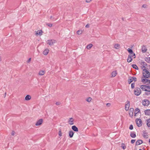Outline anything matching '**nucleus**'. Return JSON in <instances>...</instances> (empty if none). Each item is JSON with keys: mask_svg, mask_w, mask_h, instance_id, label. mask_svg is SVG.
<instances>
[{"mask_svg": "<svg viewBox=\"0 0 150 150\" xmlns=\"http://www.w3.org/2000/svg\"><path fill=\"white\" fill-rule=\"evenodd\" d=\"M142 74L143 77L145 78H149L150 77V73L145 69L143 70Z\"/></svg>", "mask_w": 150, "mask_h": 150, "instance_id": "f257e3e1", "label": "nucleus"}, {"mask_svg": "<svg viewBox=\"0 0 150 150\" xmlns=\"http://www.w3.org/2000/svg\"><path fill=\"white\" fill-rule=\"evenodd\" d=\"M144 91L150 92V88L146 85H142L140 87Z\"/></svg>", "mask_w": 150, "mask_h": 150, "instance_id": "f03ea898", "label": "nucleus"}, {"mask_svg": "<svg viewBox=\"0 0 150 150\" xmlns=\"http://www.w3.org/2000/svg\"><path fill=\"white\" fill-rule=\"evenodd\" d=\"M134 56V58H135L136 57V56L135 54L133 52L132 54H129L128 56V58L127 59V61L128 62H131L133 60V59L132 58V57L133 56Z\"/></svg>", "mask_w": 150, "mask_h": 150, "instance_id": "7ed1b4c3", "label": "nucleus"}, {"mask_svg": "<svg viewBox=\"0 0 150 150\" xmlns=\"http://www.w3.org/2000/svg\"><path fill=\"white\" fill-rule=\"evenodd\" d=\"M134 94L137 96L139 95L141 93V90L139 88L137 87L134 91Z\"/></svg>", "mask_w": 150, "mask_h": 150, "instance_id": "20e7f679", "label": "nucleus"}, {"mask_svg": "<svg viewBox=\"0 0 150 150\" xmlns=\"http://www.w3.org/2000/svg\"><path fill=\"white\" fill-rule=\"evenodd\" d=\"M142 103L144 106H147L150 104V102L147 99H145L142 100Z\"/></svg>", "mask_w": 150, "mask_h": 150, "instance_id": "39448f33", "label": "nucleus"}, {"mask_svg": "<svg viewBox=\"0 0 150 150\" xmlns=\"http://www.w3.org/2000/svg\"><path fill=\"white\" fill-rule=\"evenodd\" d=\"M136 122L138 127H140L142 126V121L140 119H137L136 120Z\"/></svg>", "mask_w": 150, "mask_h": 150, "instance_id": "423d86ee", "label": "nucleus"}, {"mask_svg": "<svg viewBox=\"0 0 150 150\" xmlns=\"http://www.w3.org/2000/svg\"><path fill=\"white\" fill-rule=\"evenodd\" d=\"M56 41L54 40H48L47 41V43L50 46L53 45L54 43L56 42Z\"/></svg>", "mask_w": 150, "mask_h": 150, "instance_id": "0eeeda50", "label": "nucleus"}, {"mask_svg": "<svg viewBox=\"0 0 150 150\" xmlns=\"http://www.w3.org/2000/svg\"><path fill=\"white\" fill-rule=\"evenodd\" d=\"M126 103V104H125V109L126 111H127L129 109L130 105V102L128 100H127Z\"/></svg>", "mask_w": 150, "mask_h": 150, "instance_id": "6e6552de", "label": "nucleus"}, {"mask_svg": "<svg viewBox=\"0 0 150 150\" xmlns=\"http://www.w3.org/2000/svg\"><path fill=\"white\" fill-rule=\"evenodd\" d=\"M134 108H130L129 110V114L130 117H132L133 115Z\"/></svg>", "mask_w": 150, "mask_h": 150, "instance_id": "1a4fd4ad", "label": "nucleus"}, {"mask_svg": "<svg viewBox=\"0 0 150 150\" xmlns=\"http://www.w3.org/2000/svg\"><path fill=\"white\" fill-rule=\"evenodd\" d=\"M43 121V120L42 119H40L36 122L35 125L36 126H38L41 125Z\"/></svg>", "mask_w": 150, "mask_h": 150, "instance_id": "9d476101", "label": "nucleus"}, {"mask_svg": "<svg viewBox=\"0 0 150 150\" xmlns=\"http://www.w3.org/2000/svg\"><path fill=\"white\" fill-rule=\"evenodd\" d=\"M144 77H142V81L144 84H146V83L148 82L149 81V80L146 79V78L144 79Z\"/></svg>", "mask_w": 150, "mask_h": 150, "instance_id": "9b49d317", "label": "nucleus"}, {"mask_svg": "<svg viewBox=\"0 0 150 150\" xmlns=\"http://www.w3.org/2000/svg\"><path fill=\"white\" fill-rule=\"evenodd\" d=\"M143 141L141 139L137 140L136 142V146H137L143 143Z\"/></svg>", "mask_w": 150, "mask_h": 150, "instance_id": "f8f14e48", "label": "nucleus"}, {"mask_svg": "<svg viewBox=\"0 0 150 150\" xmlns=\"http://www.w3.org/2000/svg\"><path fill=\"white\" fill-rule=\"evenodd\" d=\"M142 50L143 53H144L146 52L147 50V49L146 46L144 45H143L142 48Z\"/></svg>", "mask_w": 150, "mask_h": 150, "instance_id": "ddd939ff", "label": "nucleus"}, {"mask_svg": "<svg viewBox=\"0 0 150 150\" xmlns=\"http://www.w3.org/2000/svg\"><path fill=\"white\" fill-rule=\"evenodd\" d=\"M71 129L73 131L76 132H78L79 131L78 128L75 125L72 126Z\"/></svg>", "mask_w": 150, "mask_h": 150, "instance_id": "4468645a", "label": "nucleus"}, {"mask_svg": "<svg viewBox=\"0 0 150 150\" xmlns=\"http://www.w3.org/2000/svg\"><path fill=\"white\" fill-rule=\"evenodd\" d=\"M130 136L133 138H135L136 137V134L134 132H130Z\"/></svg>", "mask_w": 150, "mask_h": 150, "instance_id": "2eb2a0df", "label": "nucleus"}, {"mask_svg": "<svg viewBox=\"0 0 150 150\" xmlns=\"http://www.w3.org/2000/svg\"><path fill=\"white\" fill-rule=\"evenodd\" d=\"M145 114L146 115H150V109H147L144 111Z\"/></svg>", "mask_w": 150, "mask_h": 150, "instance_id": "dca6fc26", "label": "nucleus"}, {"mask_svg": "<svg viewBox=\"0 0 150 150\" xmlns=\"http://www.w3.org/2000/svg\"><path fill=\"white\" fill-rule=\"evenodd\" d=\"M147 133L145 131H143V136L144 138H148Z\"/></svg>", "mask_w": 150, "mask_h": 150, "instance_id": "f3484780", "label": "nucleus"}, {"mask_svg": "<svg viewBox=\"0 0 150 150\" xmlns=\"http://www.w3.org/2000/svg\"><path fill=\"white\" fill-rule=\"evenodd\" d=\"M74 134V132L72 130H70L69 132V137L70 138H71L73 137Z\"/></svg>", "mask_w": 150, "mask_h": 150, "instance_id": "a211bd4d", "label": "nucleus"}, {"mask_svg": "<svg viewBox=\"0 0 150 150\" xmlns=\"http://www.w3.org/2000/svg\"><path fill=\"white\" fill-rule=\"evenodd\" d=\"M74 120L72 118H69L68 121V122L70 125H72L74 124L73 123Z\"/></svg>", "mask_w": 150, "mask_h": 150, "instance_id": "6ab92c4d", "label": "nucleus"}, {"mask_svg": "<svg viewBox=\"0 0 150 150\" xmlns=\"http://www.w3.org/2000/svg\"><path fill=\"white\" fill-rule=\"evenodd\" d=\"M140 112V110L139 109L137 108L136 109H135L134 111V116H136V114H137L138 112Z\"/></svg>", "mask_w": 150, "mask_h": 150, "instance_id": "aec40b11", "label": "nucleus"}, {"mask_svg": "<svg viewBox=\"0 0 150 150\" xmlns=\"http://www.w3.org/2000/svg\"><path fill=\"white\" fill-rule=\"evenodd\" d=\"M133 81V80L132 78V77L130 76H129L128 79V83L130 84Z\"/></svg>", "mask_w": 150, "mask_h": 150, "instance_id": "412c9836", "label": "nucleus"}, {"mask_svg": "<svg viewBox=\"0 0 150 150\" xmlns=\"http://www.w3.org/2000/svg\"><path fill=\"white\" fill-rule=\"evenodd\" d=\"M31 98V97L30 95H27L25 97V100H29Z\"/></svg>", "mask_w": 150, "mask_h": 150, "instance_id": "4be33fe9", "label": "nucleus"}, {"mask_svg": "<svg viewBox=\"0 0 150 150\" xmlns=\"http://www.w3.org/2000/svg\"><path fill=\"white\" fill-rule=\"evenodd\" d=\"M49 52V50L48 49L45 50L43 52V54L45 55H47V54Z\"/></svg>", "mask_w": 150, "mask_h": 150, "instance_id": "5701e85b", "label": "nucleus"}, {"mask_svg": "<svg viewBox=\"0 0 150 150\" xmlns=\"http://www.w3.org/2000/svg\"><path fill=\"white\" fill-rule=\"evenodd\" d=\"M117 74V71H114L112 72L111 75L112 77H115Z\"/></svg>", "mask_w": 150, "mask_h": 150, "instance_id": "b1692460", "label": "nucleus"}, {"mask_svg": "<svg viewBox=\"0 0 150 150\" xmlns=\"http://www.w3.org/2000/svg\"><path fill=\"white\" fill-rule=\"evenodd\" d=\"M146 125L148 127H150V118L146 120Z\"/></svg>", "mask_w": 150, "mask_h": 150, "instance_id": "393cba45", "label": "nucleus"}, {"mask_svg": "<svg viewBox=\"0 0 150 150\" xmlns=\"http://www.w3.org/2000/svg\"><path fill=\"white\" fill-rule=\"evenodd\" d=\"M42 34V30H38L36 33V35H41Z\"/></svg>", "mask_w": 150, "mask_h": 150, "instance_id": "a878e982", "label": "nucleus"}, {"mask_svg": "<svg viewBox=\"0 0 150 150\" xmlns=\"http://www.w3.org/2000/svg\"><path fill=\"white\" fill-rule=\"evenodd\" d=\"M114 47L116 49H118L120 48V45L119 44H116L114 45Z\"/></svg>", "mask_w": 150, "mask_h": 150, "instance_id": "bb28decb", "label": "nucleus"}, {"mask_svg": "<svg viewBox=\"0 0 150 150\" xmlns=\"http://www.w3.org/2000/svg\"><path fill=\"white\" fill-rule=\"evenodd\" d=\"M145 60L148 63H150V57L149 58L146 57L144 58Z\"/></svg>", "mask_w": 150, "mask_h": 150, "instance_id": "cd10ccee", "label": "nucleus"}, {"mask_svg": "<svg viewBox=\"0 0 150 150\" xmlns=\"http://www.w3.org/2000/svg\"><path fill=\"white\" fill-rule=\"evenodd\" d=\"M132 67L136 69V70H138L139 68L137 66V65L136 64H133L132 65Z\"/></svg>", "mask_w": 150, "mask_h": 150, "instance_id": "c85d7f7f", "label": "nucleus"}, {"mask_svg": "<svg viewBox=\"0 0 150 150\" xmlns=\"http://www.w3.org/2000/svg\"><path fill=\"white\" fill-rule=\"evenodd\" d=\"M93 45L92 44H89L87 46L86 48L88 49H90L92 47Z\"/></svg>", "mask_w": 150, "mask_h": 150, "instance_id": "c756f323", "label": "nucleus"}, {"mask_svg": "<svg viewBox=\"0 0 150 150\" xmlns=\"http://www.w3.org/2000/svg\"><path fill=\"white\" fill-rule=\"evenodd\" d=\"M127 51H128V52L129 53L131 54H132L133 53V51L132 49H130V48H128L127 50Z\"/></svg>", "mask_w": 150, "mask_h": 150, "instance_id": "7c9ffc66", "label": "nucleus"}, {"mask_svg": "<svg viewBox=\"0 0 150 150\" xmlns=\"http://www.w3.org/2000/svg\"><path fill=\"white\" fill-rule=\"evenodd\" d=\"M45 72L43 71H40L39 72V74L40 75H42L44 74Z\"/></svg>", "mask_w": 150, "mask_h": 150, "instance_id": "2f4dec72", "label": "nucleus"}, {"mask_svg": "<svg viewBox=\"0 0 150 150\" xmlns=\"http://www.w3.org/2000/svg\"><path fill=\"white\" fill-rule=\"evenodd\" d=\"M121 147L123 149H125L126 148V146L124 143H122L121 145Z\"/></svg>", "mask_w": 150, "mask_h": 150, "instance_id": "473e14b6", "label": "nucleus"}, {"mask_svg": "<svg viewBox=\"0 0 150 150\" xmlns=\"http://www.w3.org/2000/svg\"><path fill=\"white\" fill-rule=\"evenodd\" d=\"M82 31L81 30H79L77 32V33L78 35H80L82 34Z\"/></svg>", "mask_w": 150, "mask_h": 150, "instance_id": "72a5a7b5", "label": "nucleus"}, {"mask_svg": "<svg viewBox=\"0 0 150 150\" xmlns=\"http://www.w3.org/2000/svg\"><path fill=\"white\" fill-rule=\"evenodd\" d=\"M91 99L92 98H91L88 97L86 99V100L88 102H90L91 101Z\"/></svg>", "mask_w": 150, "mask_h": 150, "instance_id": "f704fd0d", "label": "nucleus"}, {"mask_svg": "<svg viewBox=\"0 0 150 150\" xmlns=\"http://www.w3.org/2000/svg\"><path fill=\"white\" fill-rule=\"evenodd\" d=\"M135 83L134 82L132 83L131 85V88L133 89L134 88Z\"/></svg>", "mask_w": 150, "mask_h": 150, "instance_id": "c9c22d12", "label": "nucleus"}, {"mask_svg": "<svg viewBox=\"0 0 150 150\" xmlns=\"http://www.w3.org/2000/svg\"><path fill=\"white\" fill-rule=\"evenodd\" d=\"M46 25L49 27H52V24L51 23H46Z\"/></svg>", "mask_w": 150, "mask_h": 150, "instance_id": "e433bc0d", "label": "nucleus"}, {"mask_svg": "<svg viewBox=\"0 0 150 150\" xmlns=\"http://www.w3.org/2000/svg\"><path fill=\"white\" fill-rule=\"evenodd\" d=\"M59 135L60 136H62V132H61V129H59Z\"/></svg>", "mask_w": 150, "mask_h": 150, "instance_id": "4c0bfd02", "label": "nucleus"}, {"mask_svg": "<svg viewBox=\"0 0 150 150\" xmlns=\"http://www.w3.org/2000/svg\"><path fill=\"white\" fill-rule=\"evenodd\" d=\"M129 129L130 130H132L133 129V126L132 125H130L129 127Z\"/></svg>", "mask_w": 150, "mask_h": 150, "instance_id": "58836bf2", "label": "nucleus"}, {"mask_svg": "<svg viewBox=\"0 0 150 150\" xmlns=\"http://www.w3.org/2000/svg\"><path fill=\"white\" fill-rule=\"evenodd\" d=\"M146 85L149 86V88H150V80H149V81L148 83H146Z\"/></svg>", "mask_w": 150, "mask_h": 150, "instance_id": "ea45409f", "label": "nucleus"}, {"mask_svg": "<svg viewBox=\"0 0 150 150\" xmlns=\"http://www.w3.org/2000/svg\"><path fill=\"white\" fill-rule=\"evenodd\" d=\"M132 78L133 81H134L135 82L137 80V79L136 77H132Z\"/></svg>", "mask_w": 150, "mask_h": 150, "instance_id": "a19ab883", "label": "nucleus"}, {"mask_svg": "<svg viewBox=\"0 0 150 150\" xmlns=\"http://www.w3.org/2000/svg\"><path fill=\"white\" fill-rule=\"evenodd\" d=\"M135 139H132L131 141V144H133L135 142Z\"/></svg>", "mask_w": 150, "mask_h": 150, "instance_id": "79ce46f5", "label": "nucleus"}, {"mask_svg": "<svg viewBox=\"0 0 150 150\" xmlns=\"http://www.w3.org/2000/svg\"><path fill=\"white\" fill-rule=\"evenodd\" d=\"M147 6V5L146 4H144L142 5V7L144 8H146V7Z\"/></svg>", "mask_w": 150, "mask_h": 150, "instance_id": "37998d69", "label": "nucleus"}, {"mask_svg": "<svg viewBox=\"0 0 150 150\" xmlns=\"http://www.w3.org/2000/svg\"><path fill=\"white\" fill-rule=\"evenodd\" d=\"M142 63L143 65L146 66L147 65V64L145 62H142Z\"/></svg>", "mask_w": 150, "mask_h": 150, "instance_id": "c03bdc74", "label": "nucleus"}, {"mask_svg": "<svg viewBox=\"0 0 150 150\" xmlns=\"http://www.w3.org/2000/svg\"><path fill=\"white\" fill-rule=\"evenodd\" d=\"M111 105V104L110 103H107L106 104V106L108 107H109Z\"/></svg>", "mask_w": 150, "mask_h": 150, "instance_id": "a18cd8bd", "label": "nucleus"}, {"mask_svg": "<svg viewBox=\"0 0 150 150\" xmlns=\"http://www.w3.org/2000/svg\"><path fill=\"white\" fill-rule=\"evenodd\" d=\"M15 132L13 131L11 132V135L13 136L15 135Z\"/></svg>", "mask_w": 150, "mask_h": 150, "instance_id": "49530a36", "label": "nucleus"}, {"mask_svg": "<svg viewBox=\"0 0 150 150\" xmlns=\"http://www.w3.org/2000/svg\"><path fill=\"white\" fill-rule=\"evenodd\" d=\"M86 28H89V25L88 24L86 25Z\"/></svg>", "mask_w": 150, "mask_h": 150, "instance_id": "de8ad7c7", "label": "nucleus"}, {"mask_svg": "<svg viewBox=\"0 0 150 150\" xmlns=\"http://www.w3.org/2000/svg\"><path fill=\"white\" fill-rule=\"evenodd\" d=\"M56 104L57 105H59L60 104V102H57L56 103Z\"/></svg>", "mask_w": 150, "mask_h": 150, "instance_id": "09e8293b", "label": "nucleus"}, {"mask_svg": "<svg viewBox=\"0 0 150 150\" xmlns=\"http://www.w3.org/2000/svg\"><path fill=\"white\" fill-rule=\"evenodd\" d=\"M31 58H29L28 60H27V62H30V61L31 60Z\"/></svg>", "mask_w": 150, "mask_h": 150, "instance_id": "8fccbe9b", "label": "nucleus"}, {"mask_svg": "<svg viewBox=\"0 0 150 150\" xmlns=\"http://www.w3.org/2000/svg\"><path fill=\"white\" fill-rule=\"evenodd\" d=\"M91 0H86V2L87 3H89L90 2Z\"/></svg>", "mask_w": 150, "mask_h": 150, "instance_id": "3c124183", "label": "nucleus"}, {"mask_svg": "<svg viewBox=\"0 0 150 150\" xmlns=\"http://www.w3.org/2000/svg\"><path fill=\"white\" fill-rule=\"evenodd\" d=\"M143 67L144 68V69H145V66L143 65Z\"/></svg>", "mask_w": 150, "mask_h": 150, "instance_id": "603ef678", "label": "nucleus"}, {"mask_svg": "<svg viewBox=\"0 0 150 150\" xmlns=\"http://www.w3.org/2000/svg\"><path fill=\"white\" fill-rule=\"evenodd\" d=\"M52 16H51L50 17V19H52Z\"/></svg>", "mask_w": 150, "mask_h": 150, "instance_id": "864d4df0", "label": "nucleus"}, {"mask_svg": "<svg viewBox=\"0 0 150 150\" xmlns=\"http://www.w3.org/2000/svg\"><path fill=\"white\" fill-rule=\"evenodd\" d=\"M122 20L123 21H124V18H123V17H122Z\"/></svg>", "mask_w": 150, "mask_h": 150, "instance_id": "5fc2aeb1", "label": "nucleus"}, {"mask_svg": "<svg viewBox=\"0 0 150 150\" xmlns=\"http://www.w3.org/2000/svg\"><path fill=\"white\" fill-rule=\"evenodd\" d=\"M6 95V93H5L4 94V96H5Z\"/></svg>", "mask_w": 150, "mask_h": 150, "instance_id": "6e6d98bb", "label": "nucleus"}, {"mask_svg": "<svg viewBox=\"0 0 150 150\" xmlns=\"http://www.w3.org/2000/svg\"><path fill=\"white\" fill-rule=\"evenodd\" d=\"M149 142L150 143V139H149Z\"/></svg>", "mask_w": 150, "mask_h": 150, "instance_id": "4d7b16f0", "label": "nucleus"}, {"mask_svg": "<svg viewBox=\"0 0 150 150\" xmlns=\"http://www.w3.org/2000/svg\"><path fill=\"white\" fill-rule=\"evenodd\" d=\"M139 150H142L141 149H139Z\"/></svg>", "mask_w": 150, "mask_h": 150, "instance_id": "13d9d810", "label": "nucleus"}, {"mask_svg": "<svg viewBox=\"0 0 150 150\" xmlns=\"http://www.w3.org/2000/svg\"><path fill=\"white\" fill-rule=\"evenodd\" d=\"M1 58H0V61H1Z\"/></svg>", "mask_w": 150, "mask_h": 150, "instance_id": "bf43d9fd", "label": "nucleus"}, {"mask_svg": "<svg viewBox=\"0 0 150 150\" xmlns=\"http://www.w3.org/2000/svg\"><path fill=\"white\" fill-rule=\"evenodd\" d=\"M149 66L150 67V65H149Z\"/></svg>", "mask_w": 150, "mask_h": 150, "instance_id": "052dcab7", "label": "nucleus"}]
</instances>
